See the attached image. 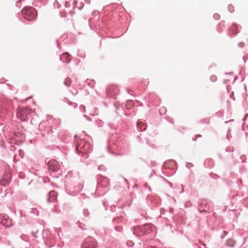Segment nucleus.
I'll list each match as a JSON object with an SVG mask.
<instances>
[{
	"label": "nucleus",
	"mask_w": 248,
	"mask_h": 248,
	"mask_svg": "<svg viewBox=\"0 0 248 248\" xmlns=\"http://www.w3.org/2000/svg\"><path fill=\"white\" fill-rule=\"evenodd\" d=\"M29 113V109L28 108H19L17 110L16 115L17 117L20 118L21 120L25 121L27 118Z\"/></svg>",
	"instance_id": "obj_1"
},
{
	"label": "nucleus",
	"mask_w": 248,
	"mask_h": 248,
	"mask_svg": "<svg viewBox=\"0 0 248 248\" xmlns=\"http://www.w3.org/2000/svg\"><path fill=\"white\" fill-rule=\"evenodd\" d=\"M45 162L47 164L49 170H51L52 171H55L58 170L60 168L58 162L55 160L52 159L47 161V159H46Z\"/></svg>",
	"instance_id": "obj_2"
},
{
	"label": "nucleus",
	"mask_w": 248,
	"mask_h": 248,
	"mask_svg": "<svg viewBox=\"0 0 248 248\" xmlns=\"http://www.w3.org/2000/svg\"><path fill=\"white\" fill-rule=\"evenodd\" d=\"M23 16H36L37 11L32 7H26L22 10Z\"/></svg>",
	"instance_id": "obj_3"
},
{
	"label": "nucleus",
	"mask_w": 248,
	"mask_h": 248,
	"mask_svg": "<svg viewBox=\"0 0 248 248\" xmlns=\"http://www.w3.org/2000/svg\"><path fill=\"white\" fill-rule=\"evenodd\" d=\"M96 242L95 240L89 238L84 242L83 248H96Z\"/></svg>",
	"instance_id": "obj_4"
},
{
	"label": "nucleus",
	"mask_w": 248,
	"mask_h": 248,
	"mask_svg": "<svg viewBox=\"0 0 248 248\" xmlns=\"http://www.w3.org/2000/svg\"><path fill=\"white\" fill-rule=\"evenodd\" d=\"M11 220L6 215H0V223L4 226L9 227L11 225Z\"/></svg>",
	"instance_id": "obj_5"
},
{
	"label": "nucleus",
	"mask_w": 248,
	"mask_h": 248,
	"mask_svg": "<svg viewBox=\"0 0 248 248\" xmlns=\"http://www.w3.org/2000/svg\"><path fill=\"white\" fill-rule=\"evenodd\" d=\"M57 194L55 191H51L48 196L47 201L48 202H54L56 199Z\"/></svg>",
	"instance_id": "obj_6"
},
{
	"label": "nucleus",
	"mask_w": 248,
	"mask_h": 248,
	"mask_svg": "<svg viewBox=\"0 0 248 248\" xmlns=\"http://www.w3.org/2000/svg\"><path fill=\"white\" fill-rule=\"evenodd\" d=\"M85 144V141L81 140H78L76 141V149L77 152H82L80 150L82 148L83 145Z\"/></svg>",
	"instance_id": "obj_7"
},
{
	"label": "nucleus",
	"mask_w": 248,
	"mask_h": 248,
	"mask_svg": "<svg viewBox=\"0 0 248 248\" xmlns=\"http://www.w3.org/2000/svg\"><path fill=\"white\" fill-rule=\"evenodd\" d=\"M134 106V102L132 100H128L125 104V107L127 109H130Z\"/></svg>",
	"instance_id": "obj_8"
},
{
	"label": "nucleus",
	"mask_w": 248,
	"mask_h": 248,
	"mask_svg": "<svg viewBox=\"0 0 248 248\" xmlns=\"http://www.w3.org/2000/svg\"><path fill=\"white\" fill-rule=\"evenodd\" d=\"M64 57L65 59V62L69 63L71 59V56L67 53H63V57Z\"/></svg>",
	"instance_id": "obj_9"
},
{
	"label": "nucleus",
	"mask_w": 248,
	"mask_h": 248,
	"mask_svg": "<svg viewBox=\"0 0 248 248\" xmlns=\"http://www.w3.org/2000/svg\"><path fill=\"white\" fill-rule=\"evenodd\" d=\"M226 244L228 246L233 247L235 244V242L233 239H229L227 240Z\"/></svg>",
	"instance_id": "obj_10"
},
{
	"label": "nucleus",
	"mask_w": 248,
	"mask_h": 248,
	"mask_svg": "<svg viewBox=\"0 0 248 248\" xmlns=\"http://www.w3.org/2000/svg\"><path fill=\"white\" fill-rule=\"evenodd\" d=\"M71 83V81L69 78H66L64 81V84L67 86H69Z\"/></svg>",
	"instance_id": "obj_11"
},
{
	"label": "nucleus",
	"mask_w": 248,
	"mask_h": 248,
	"mask_svg": "<svg viewBox=\"0 0 248 248\" xmlns=\"http://www.w3.org/2000/svg\"><path fill=\"white\" fill-rule=\"evenodd\" d=\"M26 19L28 21H31L34 20V16H24Z\"/></svg>",
	"instance_id": "obj_12"
},
{
	"label": "nucleus",
	"mask_w": 248,
	"mask_h": 248,
	"mask_svg": "<svg viewBox=\"0 0 248 248\" xmlns=\"http://www.w3.org/2000/svg\"><path fill=\"white\" fill-rule=\"evenodd\" d=\"M65 154H66V157H65V158H66V160H68V158H69V157H70V155H68V154H67V153H66Z\"/></svg>",
	"instance_id": "obj_13"
},
{
	"label": "nucleus",
	"mask_w": 248,
	"mask_h": 248,
	"mask_svg": "<svg viewBox=\"0 0 248 248\" xmlns=\"http://www.w3.org/2000/svg\"><path fill=\"white\" fill-rule=\"evenodd\" d=\"M58 46L59 48H60V44H58Z\"/></svg>",
	"instance_id": "obj_14"
},
{
	"label": "nucleus",
	"mask_w": 248,
	"mask_h": 248,
	"mask_svg": "<svg viewBox=\"0 0 248 248\" xmlns=\"http://www.w3.org/2000/svg\"><path fill=\"white\" fill-rule=\"evenodd\" d=\"M61 57H62V56H61V55H60V59H61Z\"/></svg>",
	"instance_id": "obj_15"
}]
</instances>
